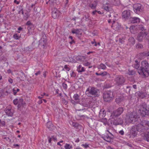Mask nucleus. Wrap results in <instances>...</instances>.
<instances>
[{
  "label": "nucleus",
  "mask_w": 149,
  "mask_h": 149,
  "mask_svg": "<svg viewBox=\"0 0 149 149\" xmlns=\"http://www.w3.org/2000/svg\"><path fill=\"white\" fill-rule=\"evenodd\" d=\"M140 68L138 70V73L140 75L143 76V77H148L149 75V64L148 62L143 60L141 62Z\"/></svg>",
  "instance_id": "f257e3e1"
},
{
  "label": "nucleus",
  "mask_w": 149,
  "mask_h": 149,
  "mask_svg": "<svg viewBox=\"0 0 149 149\" xmlns=\"http://www.w3.org/2000/svg\"><path fill=\"white\" fill-rule=\"evenodd\" d=\"M137 131L143 132L149 128V121L143 120L140 123L134 125Z\"/></svg>",
  "instance_id": "f03ea898"
},
{
  "label": "nucleus",
  "mask_w": 149,
  "mask_h": 149,
  "mask_svg": "<svg viewBox=\"0 0 149 149\" xmlns=\"http://www.w3.org/2000/svg\"><path fill=\"white\" fill-rule=\"evenodd\" d=\"M98 90L95 88L89 86L86 91V95L89 97H95L98 96Z\"/></svg>",
  "instance_id": "7ed1b4c3"
},
{
  "label": "nucleus",
  "mask_w": 149,
  "mask_h": 149,
  "mask_svg": "<svg viewBox=\"0 0 149 149\" xmlns=\"http://www.w3.org/2000/svg\"><path fill=\"white\" fill-rule=\"evenodd\" d=\"M139 113L142 116L149 115V108L147 107L144 103L141 104L138 107Z\"/></svg>",
  "instance_id": "20e7f679"
},
{
  "label": "nucleus",
  "mask_w": 149,
  "mask_h": 149,
  "mask_svg": "<svg viewBox=\"0 0 149 149\" xmlns=\"http://www.w3.org/2000/svg\"><path fill=\"white\" fill-rule=\"evenodd\" d=\"M114 96L113 92L111 91H108L104 92L103 95L104 100L106 102L112 100Z\"/></svg>",
  "instance_id": "39448f33"
},
{
  "label": "nucleus",
  "mask_w": 149,
  "mask_h": 149,
  "mask_svg": "<svg viewBox=\"0 0 149 149\" xmlns=\"http://www.w3.org/2000/svg\"><path fill=\"white\" fill-rule=\"evenodd\" d=\"M128 121L130 123H133L136 122L139 118V117L137 115L135 112L130 113L127 116Z\"/></svg>",
  "instance_id": "423d86ee"
},
{
  "label": "nucleus",
  "mask_w": 149,
  "mask_h": 149,
  "mask_svg": "<svg viewBox=\"0 0 149 149\" xmlns=\"http://www.w3.org/2000/svg\"><path fill=\"white\" fill-rule=\"evenodd\" d=\"M114 81L116 85L120 86L124 84L125 81V79L122 76L118 75L114 79Z\"/></svg>",
  "instance_id": "0eeeda50"
},
{
  "label": "nucleus",
  "mask_w": 149,
  "mask_h": 149,
  "mask_svg": "<svg viewBox=\"0 0 149 149\" xmlns=\"http://www.w3.org/2000/svg\"><path fill=\"white\" fill-rule=\"evenodd\" d=\"M134 11L137 14H140L143 10V8L142 5L139 3L134 4L133 6Z\"/></svg>",
  "instance_id": "6e6552de"
},
{
  "label": "nucleus",
  "mask_w": 149,
  "mask_h": 149,
  "mask_svg": "<svg viewBox=\"0 0 149 149\" xmlns=\"http://www.w3.org/2000/svg\"><path fill=\"white\" fill-rule=\"evenodd\" d=\"M148 33L146 31H142L139 33L137 36L138 41L141 42L143 40L147 39Z\"/></svg>",
  "instance_id": "1a4fd4ad"
},
{
  "label": "nucleus",
  "mask_w": 149,
  "mask_h": 149,
  "mask_svg": "<svg viewBox=\"0 0 149 149\" xmlns=\"http://www.w3.org/2000/svg\"><path fill=\"white\" fill-rule=\"evenodd\" d=\"M111 120V124H113L115 125H121L123 123V121L122 119L120 118H117L116 117H114Z\"/></svg>",
  "instance_id": "9d476101"
},
{
  "label": "nucleus",
  "mask_w": 149,
  "mask_h": 149,
  "mask_svg": "<svg viewBox=\"0 0 149 149\" xmlns=\"http://www.w3.org/2000/svg\"><path fill=\"white\" fill-rule=\"evenodd\" d=\"M123 109L122 107H119L116 111L113 112L111 115V117H116L120 116L123 112Z\"/></svg>",
  "instance_id": "9b49d317"
},
{
  "label": "nucleus",
  "mask_w": 149,
  "mask_h": 149,
  "mask_svg": "<svg viewBox=\"0 0 149 149\" xmlns=\"http://www.w3.org/2000/svg\"><path fill=\"white\" fill-rule=\"evenodd\" d=\"M60 15L59 11L57 9L54 8L53 9L52 12V17L54 18H56L58 17Z\"/></svg>",
  "instance_id": "f8f14e48"
},
{
  "label": "nucleus",
  "mask_w": 149,
  "mask_h": 149,
  "mask_svg": "<svg viewBox=\"0 0 149 149\" xmlns=\"http://www.w3.org/2000/svg\"><path fill=\"white\" fill-rule=\"evenodd\" d=\"M115 31H118L120 27V26L117 22H115V21H113V23L111 26Z\"/></svg>",
  "instance_id": "ddd939ff"
},
{
  "label": "nucleus",
  "mask_w": 149,
  "mask_h": 149,
  "mask_svg": "<svg viewBox=\"0 0 149 149\" xmlns=\"http://www.w3.org/2000/svg\"><path fill=\"white\" fill-rule=\"evenodd\" d=\"M130 17V12L129 10H126L123 12L122 17L125 19H128Z\"/></svg>",
  "instance_id": "4468645a"
},
{
  "label": "nucleus",
  "mask_w": 149,
  "mask_h": 149,
  "mask_svg": "<svg viewBox=\"0 0 149 149\" xmlns=\"http://www.w3.org/2000/svg\"><path fill=\"white\" fill-rule=\"evenodd\" d=\"M136 131L137 130L136 127H135V126L134 125L132 127V128L130 130V134L134 137H135L136 136L137 134Z\"/></svg>",
  "instance_id": "2eb2a0df"
},
{
  "label": "nucleus",
  "mask_w": 149,
  "mask_h": 149,
  "mask_svg": "<svg viewBox=\"0 0 149 149\" xmlns=\"http://www.w3.org/2000/svg\"><path fill=\"white\" fill-rule=\"evenodd\" d=\"M47 40L46 38H41L39 41V46L43 47V48H44L46 45V42Z\"/></svg>",
  "instance_id": "dca6fc26"
},
{
  "label": "nucleus",
  "mask_w": 149,
  "mask_h": 149,
  "mask_svg": "<svg viewBox=\"0 0 149 149\" xmlns=\"http://www.w3.org/2000/svg\"><path fill=\"white\" fill-rule=\"evenodd\" d=\"M5 112L8 116H12L13 115V111L10 109H6L5 110Z\"/></svg>",
  "instance_id": "f3484780"
},
{
  "label": "nucleus",
  "mask_w": 149,
  "mask_h": 149,
  "mask_svg": "<svg viewBox=\"0 0 149 149\" xmlns=\"http://www.w3.org/2000/svg\"><path fill=\"white\" fill-rule=\"evenodd\" d=\"M130 21L132 23H137L140 21V19L137 17H134L131 18L130 19Z\"/></svg>",
  "instance_id": "a211bd4d"
},
{
  "label": "nucleus",
  "mask_w": 149,
  "mask_h": 149,
  "mask_svg": "<svg viewBox=\"0 0 149 149\" xmlns=\"http://www.w3.org/2000/svg\"><path fill=\"white\" fill-rule=\"evenodd\" d=\"M136 95L142 98H143L145 97V93L142 92H137L136 93Z\"/></svg>",
  "instance_id": "6ab92c4d"
},
{
  "label": "nucleus",
  "mask_w": 149,
  "mask_h": 149,
  "mask_svg": "<svg viewBox=\"0 0 149 149\" xmlns=\"http://www.w3.org/2000/svg\"><path fill=\"white\" fill-rule=\"evenodd\" d=\"M128 41L130 45H133L135 43V40L132 37H130L128 39Z\"/></svg>",
  "instance_id": "aec40b11"
},
{
  "label": "nucleus",
  "mask_w": 149,
  "mask_h": 149,
  "mask_svg": "<svg viewBox=\"0 0 149 149\" xmlns=\"http://www.w3.org/2000/svg\"><path fill=\"white\" fill-rule=\"evenodd\" d=\"M79 96L77 94L74 95L73 96V98L74 100L76 101L77 103H78L79 102Z\"/></svg>",
  "instance_id": "412c9836"
},
{
  "label": "nucleus",
  "mask_w": 149,
  "mask_h": 149,
  "mask_svg": "<svg viewBox=\"0 0 149 149\" xmlns=\"http://www.w3.org/2000/svg\"><path fill=\"white\" fill-rule=\"evenodd\" d=\"M81 31V29H72V33H75L77 35H79L80 34V32Z\"/></svg>",
  "instance_id": "4be33fe9"
},
{
  "label": "nucleus",
  "mask_w": 149,
  "mask_h": 149,
  "mask_svg": "<svg viewBox=\"0 0 149 149\" xmlns=\"http://www.w3.org/2000/svg\"><path fill=\"white\" fill-rule=\"evenodd\" d=\"M105 116V112L104 110H101L99 112V117L102 118Z\"/></svg>",
  "instance_id": "5701e85b"
},
{
  "label": "nucleus",
  "mask_w": 149,
  "mask_h": 149,
  "mask_svg": "<svg viewBox=\"0 0 149 149\" xmlns=\"http://www.w3.org/2000/svg\"><path fill=\"white\" fill-rule=\"evenodd\" d=\"M77 70L79 72H81L85 71V70L83 67H82L81 65H79L77 68Z\"/></svg>",
  "instance_id": "b1692460"
},
{
  "label": "nucleus",
  "mask_w": 149,
  "mask_h": 149,
  "mask_svg": "<svg viewBox=\"0 0 149 149\" xmlns=\"http://www.w3.org/2000/svg\"><path fill=\"white\" fill-rule=\"evenodd\" d=\"M23 100L22 98H20L18 100V106L21 107L22 106H24V105L25 104L24 102H23Z\"/></svg>",
  "instance_id": "393cba45"
},
{
  "label": "nucleus",
  "mask_w": 149,
  "mask_h": 149,
  "mask_svg": "<svg viewBox=\"0 0 149 149\" xmlns=\"http://www.w3.org/2000/svg\"><path fill=\"white\" fill-rule=\"evenodd\" d=\"M76 60L77 61H82L85 59V57L84 56H78L76 57Z\"/></svg>",
  "instance_id": "a878e982"
},
{
  "label": "nucleus",
  "mask_w": 149,
  "mask_h": 149,
  "mask_svg": "<svg viewBox=\"0 0 149 149\" xmlns=\"http://www.w3.org/2000/svg\"><path fill=\"white\" fill-rule=\"evenodd\" d=\"M95 74L97 75H101L103 77L107 75H109V74L107 72L104 71L102 72H101L100 73H98L97 72L95 73Z\"/></svg>",
  "instance_id": "bb28decb"
},
{
  "label": "nucleus",
  "mask_w": 149,
  "mask_h": 149,
  "mask_svg": "<svg viewBox=\"0 0 149 149\" xmlns=\"http://www.w3.org/2000/svg\"><path fill=\"white\" fill-rule=\"evenodd\" d=\"M123 97L121 96L117 97L116 99V102L117 103L119 104L123 100Z\"/></svg>",
  "instance_id": "cd10ccee"
},
{
  "label": "nucleus",
  "mask_w": 149,
  "mask_h": 149,
  "mask_svg": "<svg viewBox=\"0 0 149 149\" xmlns=\"http://www.w3.org/2000/svg\"><path fill=\"white\" fill-rule=\"evenodd\" d=\"M103 139L108 142H110L111 141V138L109 136H105L102 137Z\"/></svg>",
  "instance_id": "c85d7f7f"
},
{
  "label": "nucleus",
  "mask_w": 149,
  "mask_h": 149,
  "mask_svg": "<svg viewBox=\"0 0 149 149\" xmlns=\"http://www.w3.org/2000/svg\"><path fill=\"white\" fill-rule=\"evenodd\" d=\"M100 121L101 122L103 123L105 125L108 124L107 120L106 118H102L100 119Z\"/></svg>",
  "instance_id": "c756f323"
},
{
  "label": "nucleus",
  "mask_w": 149,
  "mask_h": 149,
  "mask_svg": "<svg viewBox=\"0 0 149 149\" xmlns=\"http://www.w3.org/2000/svg\"><path fill=\"white\" fill-rule=\"evenodd\" d=\"M97 6V3L95 2V4L90 3L89 4L88 6L92 9H95Z\"/></svg>",
  "instance_id": "7c9ffc66"
},
{
  "label": "nucleus",
  "mask_w": 149,
  "mask_h": 149,
  "mask_svg": "<svg viewBox=\"0 0 149 149\" xmlns=\"http://www.w3.org/2000/svg\"><path fill=\"white\" fill-rule=\"evenodd\" d=\"M144 139L148 142H149V132L145 134L144 136Z\"/></svg>",
  "instance_id": "2f4dec72"
},
{
  "label": "nucleus",
  "mask_w": 149,
  "mask_h": 149,
  "mask_svg": "<svg viewBox=\"0 0 149 149\" xmlns=\"http://www.w3.org/2000/svg\"><path fill=\"white\" fill-rule=\"evenodd\" d=\"M138 27L139 30H140L143 31H146V29H145L144 26L143 25H139Z\"/></svg>",
  "instance_id": "473e14b6"
},
{
  "label": "nucleus",
  "mask_w": 149,
  "mask_h": 149,
  "mask_svg": "<svg viewBox=\"0 0 149 149\" xmlns=\"http://www.w3.org/2000/svg\"><path fill=\"white\" fill-rule=\"evenodd\" d=\"M98 68L100 69H101L104 70L106 69V67L104 64L103 63H101L99 65Z\"/></svg>",
  "instance_id": "72a5a7b5"
},
{
  "label": "nucleus",
  "mask_w": 149,
  "mask_h": 149,
  "mask_svg": "<svg viewBox=\"0 0 149 149\" xmlns=\"http://www.w3.org/2000/svg\"><path fill=\"white\" fill-rule=\"evenodd\" d=\"M135 63L134 65V67L136 69H138L140 66V65L139 62H138L137 61H135Z\"/></svg>",
  "instance_id": "f704fd0d"
},
{
  "label": "nucleus",
  "mask_w": 149,
  "mask_h": 149,
  "mask_svg": "<svg viewBox=\"0 0 149 149\" xmlns=\"http://www.w3.org/2000/svg\"><path fill=\"white\" fill-rule=\"evenodd\" d=\"M46 126L48 128H52V127L53 126V125L52 123L51 122L49 121L47 122L46 124Z\"/></svg>",
  "instance_id": "c9c22d12"
},
{
  "label": "nucleus",
  "mask_w": 149,
  "mask_h": 149,
  "mask_svg": "<svg viewBox=\"0 0 149 149\" xmlns=\"http://www.w3.org/2000/svg\"><path fill=\"white\" fill-rule=\"evenodd\" d=\"M70 75L71 77L75 78H76L77 77L76 73L73 71H72L70 73Z\"/></svg>",
  "instance_id": "e433bc0d"
},
{
  "label": "nucleus",
  "mask_w": 149,
  "mask_h": 149,
  "mask_svg": "<svg viewBox=\"0 0 149 149\" xmlns=\"http://www.w3.org/2000/svg\"><path fill=\"white\" fill-rule=\"evenodd\" d=\"M64 147L65 149H71L72 148V146L70 144L66 143Z\"/></svg>",
  "instance_id": "4c0bfd02"
},
{
  "label": "nucleus",
  "mask_w": 149,
  "mask_h": 149,
  "mask_svg": "<svg viewBox=\"0 0 149 149\" xmlns=\"http://www.w3.org/2000/svg\"><path fill=\"white\" fill-rule=\"evenodd\" d=\"M13 37L16 40H18L20 38V36L18 35V34L15 33L13 35Z\"/></svg>",
  "instance_id": "58836bf2"
},
{
  "label": "nucleus",
  "mask_w": 149,
  "mask_h": 149,
  "mask_svg": "<svg viewBox=\"0 0 149 149\" xmlns=\"http://www.w3.org/2000/svg\"><path fill=\"white\" fill-rule=\"evenodd\" d=\"M135 72L133 70H129L128 72H127V74L129 75H133L135 74Z\"/></svg>",
  "instance_id": "ea45409f"
},
{
  "label": "nucleus",
  "mask_w": 149,
  "mask_h": 149,
  "mask_svg": "<svg viewBox=\"0 0 149 149\" xmlns=\"http://www.w3.org/2000/svg\"><path fill=\"white\" fill-rule=\"evenodd\" d=\"M43 95H41V96H39L38 97V98L40 99V100L38 102V103L39 104L42 103V101L40 99L43 97V95L45 94V93H43Z\"/></svg>",
  "instance_id": "a19ab883"
},
{
  "label": "nucleus",
  "mask_w": 149,
  "mask_h": 149,
  "mask_svg": "<svg viewBox=\"0 0 149 149\" xmlns=\"http://www.w3.org/2000/svg\"><path fill=\"white\" fill-rule=\"evenodd\" d=\"M143 47V45L139 43L137 44L136 45V48L137 49H141Z\"/></svg>",
  "instance_id": "79ce46f5"
},
{
  "label": "nucleus",
  "mask_w": 149,
  "mask_h": 149,
  "mask_svg": "<svg viewBox=\"0 0 149 149\" xmlns=\"http://www.w3.org/2000/svg\"><path fill=\"white\" fill-rule=\"evenodd\" d=\"M72 125H73V127H75L76 128H77L79 126V125L78 123H74L73 122H72Z\"/></svg>",
  "instance_id": "37998d69"
},
{
  "label": "nucleus",
  "mask_w": 149,
  "mask_h": 149,
  "mask_svg": "<svg viewBox=\"0 0 149 149\" xmlns=\"http://www.w3.org/2000/svg\"><path fill=\"white\" fill-rule=\"evenodd\" d=\"M112 127L111 126H109L108 128H107L106 129V131L108 132L109 133L111 134L112 136H113L112 134L109 131V130L111 129Z\"/></svg>",
  "instance_id": "c03bdc74"
},
{
  "label": "nucleus",
  "mask_w": 149,
  "mask_h": 149,
  "mask_svg": "<svg viewBox=\"0 0 149 149\" xmlns=\"http://www.w3.org/2000/svg\"><path fill=\"white\" fill-rule=\"evenodd\" d=\"M13 102L14 104H15V105H16L18 103V99L17 98L14 99L13 100Z\"/></svg>",
  "instance_id": "a18cd8bd"
},
{
  "label": "nucleus",
  "mask_w": 149,
  "mask_h": 149,
  "mask_svg": "<svg viewBox=\"0 0 149 149\" xmlns=\"http://www.w3.org/2000/svg\"><path fill=\"white\" fill-rule=\"evenodd\" d=\"M104 9L107 11H108L109 10V8L108 6L106 5H104L103 6Z\"/></svg>",
  "instance_id": "49530a36"
},
{
  "label": "nucleus",
  "mask_w": 149,
  "mask_h": 149,
  "mask_svg": "<svg viewBox=\"0 0 149 149\" xmlns=\"http://www.w3.org/2000/svg\"><path fill=\"white\" fill-rule=\"evenodd\" d=\"M64 68L68 71H69L70 69V68L69 67V65H65Z\"/></svg>",
  "instance_id": "de8ad7c7"
},
{
  "label": "nucleus",
  "mask_w": 149,
  "mask_h": 149,
  "mask_svg": "<svg viewBox=\"0 0 149 149\" xmlns=\"http://www.w3.org/2000/svg\"><path fill=\"white\" fill-rule=\"evenodd\" d=\"M29 15L25 13L24 17V19L26 20L29 17Z\"/></svg>",
  "instance_id": "09e8293b"
},
{
  "label": "nucleus",
  "mask_w": 149,
  "mask_h": 149,
  "mask_svg": "<svg viewBox=\"0 0 149 149\" xmlns=\"http://www.w3.org/2000/svg\"><path fill=\"white\" fill-rule=\"evenodd\" d=\"M62 86L63 88L65 89H66L67 88V84L64 83L62 84Z\"/></svg>",
  "instance_id": "8fccbe9b"
},
{
  "label": "nucleus",
  "mask_w": 149,
  "mask_h": 149,
  "mask_svg": "<svg viewBox=\"0 0 149 149\" xmlns=\"http://www.w3.org/2000/svg\"><path fill=\"white\" fill-rule=\"evenodd\" d=\"M26 25L29 26L33 25V24H31L30 21H28L26 24Z\"/></svg>",
  "instance_id": "3c124183"
},
{
  "label": "nucleus",
  "mask_w": 149,
  "mask_h": 149,
  "mask_svg": "<svg viewBox=\"0 0 149 149\" xmlns=\"http://www.w3.org/2000/svg\"><path fill=\"white\" fill-rule=\"evenodd\" d=\"M33 27V25L30 26H28L27 27V29L29 31V32L31 30V29Z\"/></svg>",
  "instance_id": "603ef678"
},
{
  "label": "nucleus",
  "mask_w": 149,
  "mask_h": 149,
  "mask_svg": "<svg viewBox=\"0 0 149 149\" xmlns=\"http://www.w3.org/2000/svg\"><path fill=\"white\" fill-rule=\"evenodd\" d=\"M91 43L92 44H95L94 46H97V44L95 42V39H93V41H92Z\"/></svg>",
  "instance_id": "864d4df0"
},
{
  "label": "nucleus",
  "mask_w": 149,
  "mask_h": 149,
  "mask_svg": "<svg viewBox=\"0 0 149 149\" xmlns=\"http://www.w3.org/2000/svg\"><path fill=\"white\" fill-rule=\"evenodd\" d=\"M13 94L14 95H15L17 93V92L16 91V89L15 88H14L13 89Z\"/></svg>",
  "instance_id": "5fc2aeb1"
},
{
  "label": "nucleus",
  "mask_w": 149,
  "mask_h": 149,
  "mask_svg": "<svg viewBox=\"0 0 149 149\" xmlns=\"http://www.w3.org/2000/svg\"><path fill=\"white\" fill-rule=\"evenodd\" d=\"M90 65V63L88 62H85L84 63V65L86 66H89Z\"/></svg>",
  "instance_id": "6e6d98bb"
},
{
  "label": "nucleus",
  "mask_w": 149,
  "mask_h": 149,
  "mask_svg": "<svg viewBox=\"0 0 149 149\" xmlns=\"http://www.w3.org/2000/svg\"><path fill=\"white\" fill-rule=\"evenodd\" d=\"M62 102L65 104H66L68 103V102L64 99H63Z\"/></svg>",
  "instance_id": "4d7b16f0"
},
{
  "label": "nucleus",
  "mask_w": 149,
  "mask_h": 149,
  "mask_svg": "<svg viewBox=\"0 0 149 149\" xmlns=\"http://www.w3.org/2000/svg\"><path fill=\"white\" fill-rule=\"evenodd\" d=\"M82 146H83L84 148H88V144L86 143L84 144H83L82 145Z\"/></svg>",
  "instance_id": "13d9d810"
},
{
  "label": "nucleus",
  "mask_w": 149,
  "mask_h": 149,
  "mask_svg": "<svg viewBox=\"0 0 149 149\" xmlns=\"http://www.w3.org/2000/svg\"><path fill=\"white\" fill-rule=\"evenodd\" d=\"M1 123V125L3 126H4L5 125V123L4 121H1V122H0V123Z\"/></svg>",
  "instance_id": "bf43d9fd"
},
{
  "label": "nucleus",
  "mask_w": 149,
  "mask_h": 149,
  "mask_svg": "<svg viewBox=\"0 0 149 149\" xmlns=\"http://www.w3.org/2000/svg\"><path fill=\"white\" fill-rule=\"evenodd\" d=\"M119 42H120L121 43H123L124 42V40H123V38L121 39V38H120L119 40Z\"/></svg>",
  "instance_id": "052dcab7"
},
{
  "label": "nucleus",
  "mask_w": 149,
  "mask_h": 149,
  "mask_svg": "<svg viewBox=\"0 0 149 149\" xmlns=\"http://www.w3.org/2000/svg\"><path fill=\"white\" fill-rule=\"evenodd\" d=\"M119 133L122 135H123L124 134V132L123 130L120 131Z\"/></svg>",
  "instance_id": "680f3d73"
},
{
  "label": "nucleus",
  "mask_w": 149,
  "mask_h": 149,
  "mask_svg": "<svg viewBox=\"0 0 149 149\" xmlns=\"http://www.w3.org/2000/svg\"><path fill=\"white\" fill-rule=\"evenodd\" d=\"M89 16L88 15H85V17L86 19V21H88L89 19H88V17H89Z\"/></svg>",
  "instance_id": "e2e57ef3"
},
{
  "label": "nucleus",
  "mask_w": 149,
  "mask_h": 149,
  "mask_svg": "<svg viewBox=\"0 0 149 149\" xmlns=\"http://www.w3.org/2000/svg\"><path fill=\"white\" fill-rule=\"evenodd\" d=\"M8 81L9 82L10 84H12L13 83V80L10 78H9L8 79Z\"/></svg>",
  "instance_id": "0e129e2a"
},
{
  "label": "nucleus",
  "mask_w": 149,
  "mask_h": 149,
  "mask_svg": "<svg viewBox=\"0 0 149 149\" xmlns=\"http://www.w3.org/2000/svg\"><path fill=\"white\" fill-rule=\"evenodd\" d=\"M52 140H53L54 141L57 140V139L56 137H54V136H52L51 137Z\"/></svg>",
  "instance_id": "69168bd1"
},
{
  "label": "nucleus",
  "mask_w": 149,
  "mask_h": 149,
  "mask_svg": "<svg viewBox=\"0 0 149 149\" xmlns=\"http://www.w3.org/2000/svg\"><path fill=\"white\" fill-rule=\"evenodd\" d=\"M20 14L22 13V15L24 14V12L22 9H21L20 11H19L18 12Z\"/></svg>",
  "instance_id": "338daca9"
},
{
  "label": "nucleus",
  "mask_w": 149,
  "mask_h": 149,
  "mask_svg": "<svg viewBox=\"0 0 149 149\" xmlns=\"http://www.w3.org/2000/svg\"><path fill=\"white\" fill-rule=\"evenodd\" d=\"M71 102L73 104H77V102H76V101H75L73 100H71Z\"/></svg>",
  "instance_id": "774afa93"
}]
</instances>
